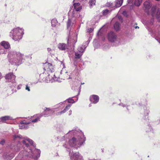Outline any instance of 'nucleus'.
Masks as SVG:
<instances>
[{"label":"nucleus","instance_id":"nucleus-1","mask_svg":"<svg viewBox=\"0 0 160 160\" xmlns=\"http://www.w3.org/2000/svg\"><path fill=\"white\" fill-rule=\"evenodd\" d=\"M23 31L22 29L16 28L13 29L10 32V35L13 39L17 41L22 37Z\"/></svg>","mask_w":160,"mask_h":160},{"label":"nucleus","instance_id":"nucleus-2","mask_svg":"<svg viewBox=\"0 0 160 160\" xmlns=\"http://www.w3.org/2000/svg\"><path fill=\"white\" fill-rule=\"evenodd\" d=\"M85 141V139L83 138H79L77 139L76 138L73 137L69 140L68 143L69 145L72 147H74L78 144L81 146Z\"/></svg>","mask_w":160,"mask_h":160},{"label":"nucleus","instance_id":"nucleus-3","mask_svg":"<svg viewBox=\"0 0 160 160\" xmlns=\"http://www.w3.org/2000/svg\"><path fill=\"white\" fill-rule=\"evenodd\" d=\"M5 78L9 82L12 83L15 82L16 76L13 74V72H10L6 75Z\"/></svg>","mask_w":160,"mask_h":160},{"label":"nucleus","instance_id":"nucleus-4","mask_svg":"<svg viewBox=\"0 0 160 160\" xmlns=\"http://www.w3.org/2000/svg\"><path fill=\"white\" fill-rule=\"evenodd\" d=\"M54 111L52 109L49 108H45L42 114H41L40 115H42L45 117H47L52 113Z\"/></svg>","mask_w":160,"mask_h":160},{"label":"nucleus","instance_id":"nucleus-5","mask_svg":"<svg viewBox=\"0 0 160 160\" xmlns=\"http://www.w3.org/2000/svg\"><path fill=\"white\" fill-rule=\"evenodd\" d=\"M43 69L45 71L52 72L53 70V67L52 64L48 62H46L43 66Z\"/></svg>","mask_w":160,"mask_h":160},{"label":"nucleus","instance_id":"nucleus-6","mask_svg":"<svg viewBox=\"0 0 160 160\" xmlns=\"http://www.w3.org/2000/svg\"><path fill=\"white\" fill-rule=\"evenodd\" d=\"M117 37L116 35L112 32H110L108 35V40L111 42H114L117 39Z\"/></svg>","mask_w":160,"mask_h":160},{"label":"nucleus","instance_id":"nucleus-7","mask_svg":"<svg viewBox=\"0 0 160 160\" xmlns=\"http://www.w3.org/2000/svg\"><path fill=\"white\" fill-rule=\"evenodd\" d=\"M16 58L17 60H14L15 63H16L19 62L22 58L23 55L21 53L19 52H17L16 53Z\"/></svg>","mask_w":160,"mask_h":160},{"label":"nucleus","instance_id":"nucleus-8","mask_svg":"<svg viewBox=\"0 0 160 160\" xmlns=\"http://www.w3.org/2000/svg\"><path fill=\"white\" fill-rule=\"evenodd\" d=\"M99 99V97L96 95H92L90 98V101L94 104L97 103L98 102Z\"/></svg>","mask_w":160,"mask_h":160},{"label":"nucleus","instance_id":"nucleus-9","mask_svg":"<svg viewBox=\"0 0 160 160\" xmlns=\"http://www.w3.org/2000/svg\"><path fill=\"white\" fill-rule=\"evenodd\" d=\"M12 118L10 116H6L2 117L0 118V121L2 123H7V121L12 120Z\"/></svg>","mask_w":160,"mask_h":160},{"label":"nucleus","instance_id":"nucleus-10","mask_svg":"<svg viewBox=\"0 0 160 160\" xmlns=\"http://www.w3.org/2000/svg\"><path fill=\"white\" fill-rule=\"evenodd\" d=\"M0 45L3 47L5 49H8L10 48V45L8 42L3 41L0 43Z\"/></svg>","mask_w":160,"mask_h":160},{"label":"nucleus","instance_id":"nucleus-11","mask_svg":"<svg viewBox=\"0 0 160 160\" xmlns=\"http://www.w3.org/2000/svg\"><path fill=\"white\" fill-rule=\"evenodd\" d=\"M73 6L75 9L77 11H79L82 9V7L79 2L75 3L73 4Z\"/></svg>","mask_w":160,"mask_h":160},{"label":"nucleus","instance_id":"nucleus-12","mask_svg":"<svg viewBox=\"0 0 160 160\" xmlns=\"http://www.w3.org/2000/svg\"><path fill=\"white\" fill-rule=\"evenodd\" d=\"M58 48L62 50H64L67 48L66 44L64 43H60L58 45Z\"/></svg>","mask_w":160,"mask_h":160},{"label":"nucleus","instance_id":"nucleus-13","mask_svg":"<svg viewBox=\"0 0 160 160\" xmlns=\"http://www.w3.org/2000/svg\"><path fill=\"white\" fill-rule=\"evenodd\" d=\"M120 23L118 22H116L114 25V28L115 31H117L120 29Z\"/></svg>","mask_w":160,"mask_h":160},{"label":"nucleus","instance_id":"nucleus-14","mask_svg":"<svg viewBox=\"0 0 160 160\" xmlns=\"http://www.w3.org/2000/svg\"><path fill=\"white\" fill-rule=\"evenodd\" d=\"M144 6L146 9H149L151 7V5L149 2L146 1L143 3Z\"/></svg>","mask_w":160,"mask_h":160},{"label":"nucleus","instance_id":"nucleus-15","mask_svg":"<svg viewBox=\"0 0 160 160\" xmlns=\"http://www.w3.org/2000/svg\"><path fill=\"white\" fill-rule=\"evenodd\" d=\"M123 0H118L116 2L115 6L116 7H119L122 5Z\"/></svg>","mask_w":160,"mask_h":160},{"label":"nucleus","instance_id":"nucleus-16","mask_svg":"<svg viewBox=\"0 0 160 160\" xmlns=\"http://www.w3.org/2000/svg\"><path fill=\"white\" fill-rule=\"evenodd\" d=\"M83 53L78 52H75V58L76 59H79L81 58Z\"/></svg>","mask_w":160,"mask_h":160},{"label":"nucleus","instance_id":"nucleus-17","mask_svg":"<svg viewBox=\"0 0 160 160\" xmlns=\"http://www.w3.org/2000/svg\"><path fill=\"white\" fill-rule=\"evenodd\" d=\"M142 2V0H135L134 1L135 5L137 7L139 6Z\"/></svg>","mask_w":160,"mask_h":160},{"label":"nucleus","instance_id":"nucleus-18","mask_svg":"<svg viewBox=\"0 0 160 160\" xmlns=\"http://www.w3.org/2000/svg\"><path fill=\"white\" fill-rule=\"evenodd\" d=\"M156 11V8L155 7H153L151 8V13H152V17H154L155 15V13Z\"/></svg>","mask_w":160,"mask_h":160},{"label":"nucleus","instance_id":"nucleus-19","mask_svg":"<svg viewBox=\"0 0 160 160\" xmlns=\"http://www.w3.org/2000/svg\"><path fill=\"white\" fill-rule=\"evenodd\" d=\"M77 153L74 154L73 158L74 160H79V159L80 158V156Z\"/></svg>","mask_w":160,"mask_h":160},{"label":"nucleus","instance_id":"nucleus-20","mask_svg":"<svg viewBox=\"0 0 160 160\" xmlns=\"http://www.w3.org/2000/svg\"><path fill=\"white\" fill-rule=\"evenodd\" d=\"M156 18L158 20L159 22H160V9L158 10L156 14Z\"/></svg>","mask_w":160,"mask_h":160},{"label":"nucleus","instance_id":"nucleus-21","mask_svg":"<svg viewBox=\"0 0 160 160\" xmlns=\"http://www.w3.org/2000/svg\"><path fill=\"white\" fill-rule=\"evenodd\" d=\"M42 116V115H40L39 116H37L36 118L32 120V122H37L38 120H39L40 119V118Z\"/></svg>","mask_w":160,"mask_h":160},{"label":"nucleus","instance_id":"nucleus-22","mask_svg":"<svg viewBox=\"0 0 160 160\" xmlns=\"http://www.w3.org/2000/svg\"><path fill=\"white\" fill-rule=\"evenodd\" d=\"M57 23V21L55 20H52L51 21L52 26L53 27L56 26Z\"/></svg>","mask_w":160,"mask_h":160},{"label":"nucleus","instance_id":"nucleus-23","mask_svg":"<svg viewBox=\"0 0 160 160\" xmlns=\"http://www.w3.org/2000/svg\"><path fill=\"white\" fill-rule=\"evenodd\" d=\"M71 105L69 104L66 106V107L63 110H62V111L64 112H64V113H65L67 110L69 109V108L71 107Z\"/></svg>","mask_w":160,"mask_h":160},{"label":"nucleus","instance_id":"nucleus-24","mask_svg":"<svg viewBox=\"0 0 160 160\" xmlns=\"http://www.w3.org/2000/svg\"><path fill=\"white\" fill-rule=\"evenodd\" d=\"M96 3L95 0H90L89 2V5L91 6H92L93 5H94Z\"/></svg>","mask_w":160,"mask_h":160},{"label":"nucleus","instance_id":"nucleus-25","mask_svg":"<svg viewBox=\"0 0 160 160\" xmlns=\"http://www.w3.org/2000/svg\"><path fill=\"white\" fill-rule=\"evenodd\" d=\"M72 23V21L70 19H68L67 22V26L68 28L71 25Z\"/></svg>","mask_w":160,"mask_h":160},{"label":"nucleus","instance_id":"nucleus-26","mask_svg":"<svg viewBox=\"0 0 160 160\" xmlns=\"http://www.w3.org/2000/svg\"><path fill=\"white\" fill-rule=\"evenodd\" d=\"M78 52L83 53V52L84 51V49H83L82 47H80L78 48Z\"/></svg>","mask_w":160,"mask_h":160},{"label":"nucleus","instance_id":"nucleus-27","mask_svg":"<svg viewBox=\"0 0 160 160\" xmlns=\"http://www.w3.org/2000/svg\"><path fill=\"white\" fill-rule=\"evenodd\" d=\"M26 141H28L31 145H33V141L30 139L28 138L26 139Z\"/></svg>","mask_w":160,"mask_h":160},{"label":"nucleus","instance_id":"nucleus-28","mask_svg":"<svg viewBox=\"0 0 160 160\" xmlns=\"http://www.w3.org/2000/svg\"><path fill=\"white\" fill-rule=\"evenodd\" d=\"M109 12V11L108 9H106L103 11V14L104 15H106Z\"/></svg>","mask_w":160,"mask_h":160},{"label":"nucleus","instance_id":"nucleus-29","mask_svg":"<svg viewBox=\"0 0 160 160\" xmlns=\"http://www.w3.org/2000/svg\"><path fill=\"white\" fill-rule=\"evenodd\" d=\"M26 141H26V139L25 140H23L22 143L24 144L27 147H28L29 146V144L28 143H27Z\"/></svg>","mask_w":160,"mask_h":160},{"label":"nucleus","instance_id":"nucleus-30","mask_svg":"<svg viewBox=\"0 0 160 160\" xmlns=\"http://www.w3.org/2000/svg\"><path fill=\"white\" fill-rule=\"evenodd\" d=\"M68 102L69 103H73L74 102V101L72 98H69L68 100Z\"/></svg>","mask_w":160,"mask_h":160},{"label":"nucleus","instance_id":"nucleus-31","mask_svg":"<svg viewBox=\"0 0 160 160\" xmlns=\"http://www.w3.org/2000/svg\"><path fill=\"white\" fill-rule=\"evenodd\" d=\"M63 112H63L62 111H61V112H58L56 113V115L57 116L60 115L64 113Z\"/></svg>","mask_w":160,"mask_h":160},{"label":"nucleus","instance_id":"nucleus-32","mask_svg":"<svg viewBox=\"0 0 160 160\" xmlns=\"http://www.w3.org/2000/svg\"><path fill=\"white\" fill-rule=\"evenodd\" d=\"M29 88V87L27 85H26L25 89L28 91H30V89Z\"/></svg>","mask_w":160,"mask_h":160},{"label":"nucleus","instance_id":"nucleus-33","mask_svg":"<svg viewBox=\"0 0 160 160\" xmlns=\"http://www.w3.org/2000/svg\"><path fill=\"white\" fill-rule=\"evenodd\" d=\"M93 29L90 28L88 29V32L89 33H91L93 31Z\"/></svg>","mask_w":160,"mask_h":160},{"label":"nucleus","instance_id":"nucleus-34","mask_svg":"<svg viewBox=\"0 0 160 160\" xmlns=\"http://www.w3.org/2000/svg\"><path fill=\"white\" fill-rule=\"evenodd\" d=\"M4 143H5V141L4 140H2L1 142L0 143L2 144V145H3Z\"/></svg>","mask_w":160,"mask_h":160},{"label":"nucleus","instance_id":"nucleus-35","mask_svg":"<svg viewBox=\"0 0 160 160\" xmlns=\"http://www.w3.org/2000/svg\"><path fill=\"white\" fill-rule=\"evenodd\" d=\"M20 124H26V123L25 122V121H22L20 122Z\"/></svg>","mask_w":160,"mask_h":160},{"label":"nucleus","instance_id":"nucleus-36","mask_svg":"<svg viewBox=\"0 0 160 160\" xmlns=\"http://www.w3.org/2000/svg\"><path fill=\"white\" fill-rule=\"evenodd\" d=\"M47 50L48 52H49L51 50V48H47Z\"/></svg>","mask_w":160,"mask_h":160},{"label":"nucleus","instance_id":"nucleus-37","mask_svg":"<svg viewBox=\"0 0 160 160\" xmlns=\"http://www.w3.org/2000/svg\"><path fill=\"white\" fill-rule=\"evenodd\" d=\"M133 1V0H128V3H129L130 2H132Z\"/></svg>","mask_w":160,"mask_h":160},{"label":"nucleus","instance_id":"nucleus-38","mask_svg":"<svg viewBox=\"0 0 160 160\" xmlns=\"http://www.w3.org/2000/svg\"><path fill=\"white\" fill-rule=\"evenodd\" d=\"M21 127L20 128V129H22V128H23V127L24 128H25V127L24 126H20Z\"/></svg>","mask_w":160,"mask_h":160},{"label":"nucleus","instance_id":"nucleus-39","mask_svg":"<svg viewBox=\"0 0 160 160\" xmlns=\"http://www.w3.org/2000/svg\"><path fill=\"white\" fill-rule=\"evenodd\" d=\"M2 78V74L1 73V72H0V79H1Z\"/></svg>","mask_w":160,"mask_h":160},{"label":"nucleus","instance_id":"nucleus-40","mask_svg":"<svg viewBox=\"0 0 160 160\" xmlns=\"http://www.w3.org/2000/svg\"><path fill=\"white\" fill-rule=\"evenodd\" d=\"M135 28L136 29H137V28H139L138 26H136L135 27Z\"/></svg>","mask_w":160,"mask_h":160},{"label":"nucleus","instance_id":"nucleus-41","mask_svg":"<svg viewBox=\"0 0 160 160\" xmlns=\"http://www.w3.org/2000/svg\"><path fill=\"white\" fill-rule=\"evenodd\" d=\"M43 74H44V73H42V74H40V77H42V75H43Z\"/></svg>","mask_w":160,"mask_h":160},{"label":"nucleus","instance_id":"nucleus-42","mask_svg":"<svg viewBox=\"0 0 160 160\" xmlns=\"http://www.w3.org/2000/svg\"><path fill=\"white\" fill-rule=\"evenodd\" d=\"M155 0L156 1H160V0Z\"/></svg>","mask_w":160,"mask_h":160}]
</instances>
